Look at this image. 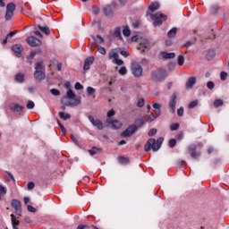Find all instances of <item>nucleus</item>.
I'll return each instance as SVG.
<instances>
[{"label": "nucleus", "mask_w": 229, "mask_h": 229, "mask_svg": "<svg viewBox=\"0 0 229 229\" xmlns=\"http://www.w3.org/2000/svg\"><path fill=\"white\" fill-rule=\"evenodd\" d=\"M164 142V138H158L157 140H156L153 138H150L147 143L145 144L144 149L145 151H150L152 149V151H158V149H160V148H162V143Z\"/></svg>", "instance_id": "nucleus-1"}, {"label": "nucleus", "mask_w": 229, "mask_h": 229, "mask_svg": "<svg viewBox=\"0 0 229 229\" xmlns=\"http://www.w3.org/2000/svg\"><path fill=\"white\" fill-rule=\"evenodd\" d=\"M137 125H130L125 131H123L121 134L122 137H131L135 131H137L138 128L144 126L146 124V120L144 118H140L136 120Z\"/></svg>", "instance_id": "nucleus-2"}, {"label": "nucleus", "mask_w": 229, "mask_h": 229, "mask_svg": "<svg viewBox=\"0 0 229 229\" xmlns=\"http://www.w3.org/2000/svg\"><path fill=\"white\" fill-rule=\"evenodd\" d=\"M34 77L38 81L46 80V69L44 68V64H42V62L36 63Z\"/></svg>", "instance_id": "nucleus-3"}, {"label": "nucleus", "mask_w": 229, "mask_h": 229, "mask_svg": "<svg viewBox=\"0 0 229 229\" xmlns=\"http://www.w3.org/2000/svg\"><path fill=\"white\" fill-rule=\"evenodd\" d=\"M66 98L68 99H73V102H70L66 104V106H78V105H81V98H76V94H74V91L72 89H68L66 92Z\"/></svg>", "instance_id": "nucleus-4"}, {"label": "nucleus", "mask_w": 229, "mask_h": 229, "mask_svg": "<svg viewBox=\"0 0 229 229\" xmlns=\"http://www.w3.org/2000/svg\"><path fill=\"white\" fill-rule=\"evenodd\" d=\"M150 18L152 21H154L153 22L154 26H160L162 22H164L165 21H167V16H165V14L161 13L150 14Z\"/></svg>", "instance_id": "nucleus-5"}, {"label": "nucleus", "mask_w": 229, "mask_h": 229, "mask_svg": "<svg viewBox=\"0 0 229 229\" xmlns=\"http://www.w3.org/2000/svg\"><path fill=\"white\" fill-rule=\"evenodd\" d=\"M131 74L135 78H140V76H142V72H143L142 66L140 65V64L137 62L131 63Z\"/></svg>", "instance_id": "nucleus-6"}, {"label": "nucleus", "mask_w": 229, "mask_h": 229, "mask_svg": "<svg viewBox=\"0 0 229 229\" xmlns=\"http://www.w3.org/2000/svg\"><path fill=\"white\" fill-rule=\"evenodd\" d=\"M151 76L156 81H164L167 78V72L165 70L152 72Z\"/></svg>", "instance_id": "nucleus-7"}, {"label": "nucleus", "mask_w": 229, "mask_h": 229, "mask_svg": "<svg viewBox=\"0 0 229 229\" xmlns=\"http://www.w3.org/2000/svg\"><path fill=\"white\" fill-rule=\"evenodd\" d=\"M16 5L13 3H9L6 5V11H5V21H11L12 17H13V13L15 12Z\"/></svg>", "instance_id": "nucleus-8"}, {"label": "nucleus", "mask_w": 229, "mask_h": 229, "mask_svg": "<svg viewBox=\"0 0 229 229\" xmlns=\"http://www.w3.org/2000/svg\"><path fill=\"white\" fill-rule=\"evenodd\" d=\"M26 42L30 46V47H38V46H42V41L37 38L35 36H30L27 38Z\"/></svg>", "instance_id": "nucleus-9"}, {"label": "nucleus", "mask_w": 229, "mask_h": 229, "mask_svg": "<svg viewBox=\"0 0 229 229\" xmlns=\"http://www.w3.org/2000/svg\"><path fill=\"white\" fill-rule=\"evenodd\" d=\"M11 205L13 208H14L15 214L17 216H22V205L21 204V201L17 199H13L11 202Z\"/></svg>", "instance_id": "nucleus-10"}, {"label": "nucleus", "mask_w": 229, "mask_h": 229, "mask_svg": "<svg viewBox=\"0 0 229 229\" xmlns=\"http://www.w3.org/2000/svg\"><path fill=\"white\" fill-rule=\"evenodd\" d=\"M197 148L196 144H191L188 147V153L191 155V158L195 160L200 157L199 152L196 151Z\"/></svg>", "instance_id": "nucleus-11"}, {"label": "nucleus", "mask_w": 229, "mask_h": 229, "mask_svg": "<svg viewBox=\"0 0 229 229\" xmlns=\"http://www.w3.org/2000/svg\"><path fill=\"white\" fill-rule=\"evenodd\" d=\"M176 93H174L169 101V110L171 114L176 112Z\"/></svg>", "instance_id": "nucleus-12"}, {"label": "nucleus", "mask_w": 229, "mask_h": 229, "mask_svg": "<svg viewBox=\"0 0 229 229\" xmlns=\"http://www.w3.org/2000/svg\"><path fill=\"white\" fill-rule=\"evenodd\" d=\"M88 119L93 126H96L98 130H103V123L99 119H94L92 115H89Z\"/></svg>", "instance_id": "nucleus-13"}, {"label": "nucleus", "mask_w": 229, "mask_h": 229, "mask_svg": "<svg viewBox=\"0 0 229 229\" xmlns=\"http://www.w3.org/2000/svg\"><path fill=\"white\" fill-rule=\"evenodd\" d=\"M138 49L140 51H142V53H144V51H146V49H149V41H148V39H142L140 42Z\"/></svg>", "instance_id": "nucleus-14"}, {"label": "nucleus", "mask_w": 229, "mask_h": 229, "mask_svg": "<svg viewBox=\"0 0 229 229\" xmlns=\"http://www.w3.org/2000/svg\"><path fill=\"white\" fill-rule=\"evenodd\" d=\"M160 8V4L158 2H155L150 4V5L148 6V11L147 12L146 16L148 17V15H149V12L153 13V12H157V10H158Z\"/></svg>", "instance_id": "nucleus-15"}, {"label": "nucleus", "mask_w": 229, "mask_h": 229, "mask_svg": "<svg viewBox=\"0 0 229 229\" xmlns=\"http://www.w3.org/2000/svg\"><path fill=\"white\" fill-rule=\"evenodd\" d=\"M94 64V57H88L85 61H84V66L83 69L84 71H89V69H90V65H92Z\"/></svg>", "instance_id": "nucleus-16"}, {"label": "nucleus", "mask_w": 229, "mask_h": 229, "mask_svg": "<svg viewBox=\"0 0 229 229\" xmlns=\"http://www.w3.org/2000/svg\"><path fill=\"white\" fill-rule=\"evenodd\" d=\"M194 85H196V77H190L185 84L186 89L191 90Z\"/></svg>", "instance_id": "nucleus-17"}, {"label": "nucleus", "mask_w": 229, "mask_h": 229, "mask_svg": "<svg viewBox=\"0 0 229 229\" xmlns=\"http://www.w3.org/2000/svg\"><path fill=\"white\" fill-rule=\"evenodd\" d=\"M10 109L12 112H22V110H24V106L19 104H13L11 105Z\"/></svg>", "instance_id": "nucleus-18"}, {"label": "nucleus", "mask_w": 229, "mask_h": 229, "mask_svg": "<svg viewBox=\"0 0 229 229\" xmlns=\"http://www.w3.org/2000/svg\"><path fill=\"white\" fill-rule=\"evenodd\" d=\"M22 45H14L12 47V51H13V53H17L18 55H21L22 53Z\"/></svg>", "instance_id": "nucleus-19"}, {"label": "nucleus", "mask_w": 229, "mask_h": 229, "mask_svg": "<svg viewBox=\"0 0 229 229\" xmlns=\"http://www.w3.org/2000/svg\"><path fill=\"white\" fill-rule=\"evenodd\" d=\"M109 123L115 130H119L123 126V123L118 120L110 121Z\"/></svg>", "instance_id": "nucleus-20"}, {"label": "nucleus", "mask_w": 229, "mask_h": 229, "mask_svg": "<svg viewBox=\"0 0 229 229\" xmlns=\"http://www.w3.org/2000/svg\"><path fill=\"white\" fill-rule=\"evenodd\" d=\"M108 58H109V60H112V58H114V60H115L116 58H119V54L117 53L116 50L113 49L109 52Z\"/></svg>", "instance_id": "nucleus-21"}, {"label": "nucleus", "mask_w": 229, "mask_h": 229, "mask_svg": "<svg viewBox=\"0 0 229 229\" xmlns=\"http://www.w3.org/2000/svg\"><path fill=\"white\" fill-rule=\"evenodd\" d=\"M161 56L165 58V60L174 58L176 55L174 53H167V52H163L161 54Z\"/></svg>", "instance_id": "nucleus-22"}, {"label": "nucleus", "mask_w": 229, "mask_h": 229, "mask_svg": "<svg viewBox=\"0 0 229 229\" xmlns=\"http://www.w3.org/2000/svg\"><path fill=\"white\" fill-rule=\"evenodd\" d=\"M118 162H119V164H123V165H126L127 164H130V159L128 157L120 156V157H118Z\"/></svg>", "instance_id": "nucleus-23"}, {"label": "nucleus", "mask_w": 229, "mask_h": 229, "mask_svg": "<svg viewBox=\"0 0 229 229\" xmlns=\"http://www.w3.org/2000/svg\"><path fill=\"white\" fill-rule=\"evenodd\" d=\"M59 117L60 119H63V121H69V119H71V114L64 112H59Z\"/></svg>", "instance_id": "nucleus-24"}, {"label": "nucleus", "mask_w": 229, "mask_h": 229, "mask_svg": "<svg viewBox=\"0 0 229 229\" xmlns=\"http://www.w3.org/2000/svg\"><path fill=\"white\" fill-rule=\"evenodd\" d=\"M176 31H178L176 27H174L172 30H170L167 33L169 38H174V37H176Z\"/></svg>", "instance_id": "nucleus-25"}, {"label": "nucleus", "mask_w": 229, "mask_h": 229, "mask_svg": "<svg viewBox=\"0 0 229 229\" xmlns=\"http://www.w3.org/2000/svg\"><path fill=\"white\" fill-rule=\"evenodd\" d=\"M157 117H160V113L157 114H153V113H150L147 123H153V121H155V119H157Z\"/></svg>", "instance_id": "nucleus-26"}, {"label": "nucleus", "mask_w": 229, "mask_h": 229, "mask_svg": "<svg viewBox=\"0 0 229 229\" xmlns=\"http://www.w3.org/2000/svg\"><path fill=\"white\" fill-rule=\"evenodd\" d=\"M11 221H12L13 226H19L21 223V221L17 220V216H15V215L13 214L11 215Z\"/></svg>", "instance_id": "nucleus-27"}, {"label": "nucleus", "mask_w": 229, "mask_h": 229, "mask_svg": "<svg viewBox=\"0 0 229 229\" xmlns=\"http://www.w3.org/2000/svg\"><path fill=\"white\" fill-rule=\"evenodd\" d=\"M15 81L22 83L24 81V73H17L15 75Z\"/></svg>", "instance_id": "nucleus-28"}, {"label": "nucleus", "mask_w": 229, "mask_h": 229, "mask_svg": "<svg viewBox=\"0 0 229 229\" xmlns=\"http://www.w3.org/2000/svg\"><path fill=\"white\" fill-rule=\"evenodd\" d=\"M152 107L154 109V112H157V110H158L160 115H162V111H161L162 106L160 104L154 102L152 104Z\"/></svg>", "instance_id": "nucleus-29"}, {"label": "nucleus", "mask_w": 229, "mask_h": 229, "mask_svg": "<svg viewBox=\"0 0 229 229\" xmlns=\"http://www.w3.org/2000/svg\"><path fill=\"white\" fill-rule=\"evenodd\" d=\"M104 13L106 17H110L112 15V7L110 5H107L104 8Z\"/></svg>", "instance_id": "nucleus-30"}, {"label": "nucleus", "mask_w": 229, "mask_h": 229, "mask_svg": "<svg viewBox=\"0 0 229 229\" xmlns=\"http://www.w3.org/2000/svg\"><path fill=\"white\" fill-rule=\"evenodd\" d=\"M118 72L121 76H126V74H128V69L126 66H122Z\"/></svg>", "instance_id": "nucleus-31"}, {"label": "nucleus", "mask_w": 229, "mask_h": 229, "mask_svg": "<svg viewBox=\"0 0 229 229\" xmlns=\"http://www.w3.org/2000/svg\"><path fill=\"white\" fill-rule=\"evenodd\" d=\"M38 29L40 31H42V33H45V35H49L51 33L48 27L38 26Z\"/></svg>", "instance_id": "nucleus-32"}, {"label": "nucleus", "mask_w": 229, "mask_h": 229, "mask_svg": "<svg viewBox=\"0 0 229 229\" xmlns=\"http://www.w3.org/2000/svg\"><path fill=\"white\" fill-rule=\"evenodd\" d=\"M6 192H7L6 187L0 184V199L1 198H3V196L6 194Z\"/></svg>", "instance_id": "nucleus-33"}, {"label": "nucleus", "mask_w": 229, "mask_h": 229, "mask_svg": "<svg viewBox=\"0 0 229 229\" xmlns=\"http://www.w3.org/2000/svg\"><path fill=\"white\" fill-rule=\"evenodd\" d=\"M210 12L213 15H216V13H217V12H219V5L216 4L213 5L210 9Z\"/></svg>", "instance_id": "nucleus-34"}, {"label": "nucleus", "mask_w": 229, "mask_h": 229, "mask_svg": "<svg viewBox=\"0 0 229 229\" xmlns=\"http://www.w3.org/2000/svg\"><path fill=\"white\" fill-rule=\"evenodd\" d=\"M123 34L124 37H130V35H131V30H130V28L125 27L123 28Z\"/></svg>", "instance_id": "nucleus-35"}, {"label": "nucleus", "mask_w": 229, "mask_h": 229, "mask_svg": "<svg viewBox=\"0 0 229 229\" xmlns=\"http://www.w3.org/2000/svg\"><path fill=\"white\" fill-rule=\"evenodd\" d=\"M95 93H96V89L94 88H92V87L87 88L88 96H94Z\"/></svg>", "instance_id": "nucleus-36"}, {"label": "nucleus", "mask_w": 229, "mask_h": 229, "mask_svg": "<svg viewBox=\"0 0 229 229\" xmlns=\"http://www.w3.org/2000/svg\"><path fill=\"white\" fill-rule=\"evenodd\" d=\"M113 64H115L116 65H123L124 64V61L119 59V57H116V59L112 60Z\"/></svg>", "instance_id": "nucleus-37"}, {"label": "nucleus", "mask_w": 229, "mask_h": 229, "mask_svg": "<svg viewBox=\"0 0 229 229\" xmlns=\"http://www.w3.org/2000/svg\"><path fill=\"white\" fill-rule=\"evenodd\" d=\"M219 106H223V100L221 99H216L214 101V107L217 108Z\"/></svg>", "instance_id": "nucleus-38"}, {"label": "nucleus", "mask_w": 229, "mask_h": 229, "mask_svg": "<svg viewBox=\"0 0 229 229\" xmlns=\"http://www.w3.org/2000/svg\"><path fill=\"white\" fill-rule=\"evenodd\" d=\"M27 108L29 110H33V108H35V102L31 101V100H29L28 103H27Z\"/></svg>", "instance_id": "nucleus-39"}, {"label": "nucleus", "mask_w": 229, "mask_h": 229, "mask_svg": "<svg viewBox=\"0 0 229 229\" xmlns=\"http://www.w3.org/2000/svg\"><path fill=\"white\" fill-rule=\"evenodd\" d=\"M145 103H146V100H144V98H140L137 103L138 108H142Z\"/></svg>", "instance_id": "nucleus-40"}, {"label": "nucleus", "mask_w": 229, "mask_h": 229, "mask_svg": "<svg viewBox=\"0 0 229 229\" xmlns=\"http://www.w3.org/2000/svg\"><path fill=\"white\" fill-rule=\"evenodd\" d=\"M178 128H180V124H178V123H172L170 125L171 131H176V130H178Z\"/></svg>", "instance_id": "nucleus-41"}, {"label": "nucleus", "mask_w": 229, "mask_h": 229, "mask_svg": "<svg viewBox=\"0 0 229 229\" xmlns=\"http://www.w3.org/2000/svg\"><path fill=\"white\" fill-rule=\"evenodd\" d=\"M188 106L190 109L196 108L198 106V100L191 101Z\"/></svg>", "instance_id": "nucleus-42"}, {"label": "nucleus", "mask_w": 229, "mask_h": 229, "mask_svg": "<svg viewBox=\"0 0 229 229\" xmlns=\"http://www.w3.org/2000/svg\"><path fill=\"white\" fill-rule=\"evenodd\" d=\"M185 62V58L183 57V55H179L178 56V65L182 66L183 65Z\"/></svg>", "instance_id": "nucleus-43"}, {"label": "nucleus", "mask_w": 229, "mask_h": 229, "mask_svg": "<svg viewBox=\"0 0 229 229\" xmlns=\"http://www.w3.org/2000/svg\"><path fill=\"white\" fill-rule=\"evenodd\" d=\"M37 55V52H31L30 56L28 57V62L29 64H32L31 60H33L35 58Z\"/></svg>", "instance_id": "nucleus-44"}, {"label": "nucleus", "mask_w": 229, "mask_h": 229, "mask_svg": "<svg viewBox=\"0 0 229 229\" xmlns=\"http://www.w3.org/2000/svg\"><path fill=\"white\" fill-rule=\"evenodd\" d=\"M169 148H174L176 146V140L175 139H171L168 142Z\"/></svg>", "instance_id": "nucleus-45"}, {"label": "nucleus", "mask_w": 229, "mask_h": 229, "mask_svg": "<svg viewBox=\"0 0 229 229\" xmlns=\"http://www.w3.org/2000/svg\"><path fill=\"white\" fill-rule=\"evenodd\" d=\"M114 37L121 38V28L118 27L114 30Z\"/></svg>", "instance_id": "nucleus-46"}, {"label": "nucleus", "mask_w": 229, "mask_h": 229, "mask_svg": "<svg viewBox=\"0 0 229 229\" xmlns=\"http://www.w3.org/2000/svg\"><path fill=\"white\" fill-rule=\"evenodd\" d=\"M57 123L62 133H67V130L65 129V127H64V125L60 123V121L57 120Z\"/></svg>", "instance_id": "nucleus-47"}, {"label": "nucleus", "mask_w": 229, "mask_h": 229, "mask_svg": "<svg viewBox=\"0 0 229 229\" xmlns=\"http://www.w3.org/2000/svg\"><path fill=\"white\" fill-rule=\"evenodd\" d=\"M227 76H228V73H226L225 72H221L220 80H222V81H225L226 80Z\"/></svg>", "instance_id": "nucleus-48"}, {"label": "nucleus", "mask_w": 229, "mask_h": 229, "mask_svg": "<svg viewBox=\"0 0 229 229\" xmlns=\"http://www.w3.org/2000/svg\"><path fill=\"white\" fill-rule=\"evenodd\" d=\"M50 92H51V94H52L53 96H60V90H58V89H52L50 90Z\"/></svg>", "instance_id": "nucleus-49"}, {"label": "nucleus", "mask_w": 229, "mask_h": 229, "mask_svg": "<svg viewBox=\"0 0 229 229\" xmlns=\"http://www.w3.org/2000/svg\"><path fill=\"white\" fill-rule=\"evenodd\" d=\"M75 89L76 90H83V85H81V83H80V82H77L75 84Z\"/></svg>", "instance_id": "nucleus-50"}, {"label": "nucleus", "mask_w": 229, "mask_h": 229, "mask_svg": "<svg viewBox=\"0 0 229 229\" xmlns=\"http://www.w3.org/2000/svg\"><path fill=\"white\" fill-rule=\"evenodd\" d=\"M207 87H208V89H209V90H212V89H214V87H216V85L214 84L213 81H208L207 83Z\"/></svg>", "instance_id": "nucleus-51"}, {"label": "nucleus", "mask_w": 229, "mask_h": 229, "mask_svg": "<svg viewBox=\"0 0 229 229\" xmlns=\"http://www.w3.org/2000/svg\"><path fill=\"white\" fill-rule=\"evenodd\" d=\"M27 208H28L29 212H32L33 214H35V212H37V209L33 206L28 205Z\"/></svg>", "instance_id": "nucleus-52"}, {"label": "nucleus", "mask_w": 229, "mask_h": 229, "mask_svg": "<svg viewBox=\"0 0 229 229\" xmlns=\"http://www.w3.org/2000/svg\"><path fill=\"white\" fill-rule=\"evenodd\" d=\"M153 135H157V129H151L148 131V137H153Z\"/></svg>", "instance_id": "nucleus-53"}, {"label": "nucleus", "mask_w": 229, "mask_h": 229, "mask_svg": "<svg viewBox=\"0 0 229 229\" xmlns=\"http://www.w3.org/2000/svg\"><path fill=\"white\" fill-rule=\"evenodd\" d=\"M28 189H29V191H31V190L35 189V182H30L28 183Z\"/></svg>", "instance_id": "nucleus-54"}, {"label": "nucleus", "mask_w": 229, "mask_h": 229, "mask_svg": "<svg viewBox=\"0 0 229 229\" xmlns=\"http://www.w3.org/2000/svg\"><path fill=\"white\" fill-rule=\"evenodd\" d=\"M114 115H115V111L114 109L107 112V117H114Z\"/></svg>", "instance_id": "nucleus-55"}, {"label": "nucleus", "mask_w": 229, "mask_h": 229, "mask_svg": "<svg viewBox=\"0 0 229 229\" xmlns=\"http://www.w3.org/2000/svg\"><path fill=\"white\" fill-rule=\"evenodd\" d=\"M98 52L100 53V55H106V49H105V47H100L98 48Z\"/></svg>", "instance_id": "nucleus-56"}, {"label": "nucleus", "mask_w": 229, "mask_h": 229, "mask_svg": "<svg viewBox=\"0 0 229 229\" xmlns=\"http://www.w3.org/2000/svg\"><path fill=\"white\" fill-rule=\"evenodd\" d=\"M177 114H178L179 117H182L183 115V107H180L177 110Z\"/></svg>", "instance_id": "nucleus-57"}, {"label": "nucleus", "mask_w": 229, "mask_h": 229, "mask_svg": "<svg viewBox=\"0 0 229 229\" xmlns=\"http://www.w3.org/2000/svg\"><path fill=\"white\" fill-rule=\"evenodd\" d=\"M71 139H72L73 144H76V146H78V139H76V136L71 135Z\"/></svg>", "instance_id": "nucleus-58"}, {"label": "nucleus", "mask_w": 229, "mask_h": 229, "mask_svg": "<svg viewBox=\"0 0 229 229\" xmlns=\"http://www.w3.org/2000/svg\"><path fill=\"white\" fill-rule=\"evenodd\" d=\"M93 13L95 15H98V13H99V9L96 5H93Z\"/></svg>", "instance_id": "nucleus-59"}, {"label": "nucleus", "mask_w": 229, "mask_h": 229, "mask_svg": "<svg viewBox=\"0 0 229 229\" xmlns=\"http://www.w3.org/2000/svg\"><path fill=\"white\" fill-rule=\"evenodd\" d=\"M120 55H122V56H124L125 58L129 56V54L126 51H121Z\"/></svg>", "instance_id": "nucleus-60"}, {"label": "nucleus", "mask_w": 229, "mask_h": 229, "mask_svg": "<svg viewBox=\"0 0 229 229\" xmlns=\"http://www.w3.org/2000/svg\"><path fill=\"white\" fill-rule=\"evenodd\" d=\"M176 139H177V140H182V139H183V133H182V132L179 133V134L176 136Z\"/></svg>", "instance_id": "nucleus-61"}, {"label": "nucleus", "mask_w": 229, "mask_h": 229, "mask_svg": "<svg viewBox=\"0 0 229 229\" xmlns=\"http://www.w3.org/2000/svg\"><path fill=\"white\" fill-rule=\"evenodd\" d=\"M85 228H89V225H78L77 229H85Z\"/></svg>", "instance_id": "nucleus-62"}, {"label": "nucleus", "mask_w": 229, "mask_h": 229, "mask_svg": "<svg viewBox=\"0 0 229 229\" xmlns=\"http://www.w3.org/2000/svg\"><path fill=\"white\" fill-rule=\"evenodd\" d=\"M34 34L37 35V37L42 38V33L38 30L34 31Z\"/></svg>", "instance_id": "nucleus-63"}, {"label": "nucleus", "mask_w": 229, "mask_h": 229, "mask_svg": "<svg viewBox=\"0 0 229 229\" xmlns=\"http://www.w3.org/2000/svg\"><path fill=\"white\" fill-rule=\"evenodd\" d=\"M90 155H96V148H93L91 150H89Z\"/></svg>", "instance_id": "nucleus-64"}]
</instances>
